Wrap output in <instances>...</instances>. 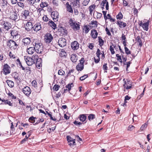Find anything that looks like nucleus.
<instances>
[{
  "mask_svg": "<svg viewBox=\"0 0 152 152\" xmlns=\"http://www.w3.org/2000/svg\"><path fill=\"white\" fill-rule=\"evenodd\" d=\"M58 43L60 47H64L66 45V40L64 38H61L59 39Z\"/></svg>",
  "mask_w": 152,
  "mask_h": 152,
  "instance_id": "obj_15",
  "label": "nucleus"
},
{
  "mask_svg": "<svg viewBox=\"0 0 152 152\" xmlns=\"http://www.w3.org/2000/svg\"><path fill=\"white\" fill-rule=\"evenodd\" d=\"M31 42V39L30 37L24 38L22 39V45L23 47H28Z\"/></svg>",
  "mask_w": 152,
  "mask_h": 152,
  "instance_id": "obj_8",
  "label": "nucleus"
},
{
  "mask_svg": "<svg viewBox=\"0 0 152 152\" xmlns=\"http://www.w3.org/2000/svg\"><path fill=\"white\" fill-rule=\"evenodd\" d=\"M28 1L30 4L33 5L35 3L39 2L40 0H28Z\"/></svg>",
  "mask_w": 152,
  "mask_h": 152,
  "instance_id": "obj_42",
  "label": "nucleus"
},
{
  "mask_svg": "<svg viewBox=\"0 0 152 152\" xmlns=\"http://www.w3.org/2000/svg\"><path fill=\"white\" fill-rule=\"evenodd\" d=\"M7 94L9 97H10L12 99H15L16 98V96H14L13 94L9 92L8 94Z\"/></svg>",
  "mask_w": 152,
  "mask_h": 152,
  "instance_id": "obj_46",
  "label": "nucleus"
},
{
  "mask_svg": "<svg viewBox=\"0 0 152 152\" xmlns=\"http://www.w3.org/2000/svg\"><path fill=\"white\" fill-rule=\"evenodd\" d=\"M48 24L50 26L54 29L56 28V24L52 20H49L48 23Z\"/></svg>",
  "mask_w": 152,
  "mask_h": 152,
  "instance_id": "obj_35",
  "label": "nucleus"
},
{
  "mask_svg": "<svg viewBox=\"0 0 152 152\" xmlns=\"http://www.w3.org/2000/svg\"><path fill=\"white\" fill-rule=\"evenodd\" d=\"M26 52L28 54L31 55L33 54L35 52L36 50L34 47H30L26 49Z\"/></svg>",
  "mask_w": 152,
  "mask_h": 152,
  "instance_id": "obj_24",
  "label": "nucleus"
},
{
  "mask_svg": "<svg viewBox=\"0 0 152 152\" xmlns=\"http://www.w3.org/2000/svg\"><path fill=\"white\" fill-rule=\"evenodd\" d=\"M149 24V21H148L146 22L143 23L141 21L139 23V25L141 26L146 31H148V26Z\"/></svg>",
  "mask_w": 152,
  "mask_h": 152,
  "instance_id": "obj_13",
  "label": "nucleus"
},
{
  "mask_svg": "<svg viewBox=\"0 0 152 152\" xmlns=\"http://www.w3.org/2000/svg\"><path fill=\"white\" fill-rule=\"evenodd\" d=\"M12 76L16 81H19L20 79L19 77V74L17 72H15L12 73Z\"/></svg>",
  "mask_w": 152,
  "mask_h": 152,
  "instance_id": "obj_34",
  "label": "nucleus"
},
{
  "mask_svg": "<svg viewBox=\"0 0 152 152\" xmlns=\"http://www.w3.org/2000/svg\"><path fill=\"white\" fill-rule=\"evenodd\" d=\"M36 117H34L33 116H32L29 118L28 119V121L30 123L33 124L35 122V119H36Z\"/></svg>",
  "mask_w": 152,
  "mask_h": 152,
  "instance_id": "obj_44",
  "label": "nucleus"
},
{
  "mask_svg": "<svg viewBox=\"0 0 152 152\" xmlns=\"http://www.w3.org/2000/svg\"><path fill=\"white\" fill-rule=\"evenodd\" d=\"M91 26L88 25H84L83 28V31L85 34H87L91 29Z\"/></svg>",
  "mask_w": 152,
  "mask_h": 152,
  "instance_id": "obj_23",
  "label": "nucleus"
},
{
  "mask_svg": "<svg viewBox=\"0 0 152 152\" xmlns=\"http://www.w3.org/2000/svg\"><path fill=\"white\" fill-rule=\"evenodd\" d=\"M88 75H84L83 76H81L80 78V80L83 81L85 80L86 78L88 77Z\"/></svg>",
  "mask_w": 152,
  "mask_h": 152,
  "instance_id": "obj_60",
  "label": "nucleus"
},
{
  "mask_svg": "<svg viewBox=\"0 0 152 152\" xmlns=\"http://www.w3.org/2000/svg\"><path fill=\"white\" fill-rule=\"evenodd\" d=\"M7 83L8 84V86L10 88H12L14 86V83L11 80H7L6 81Z\"/></svg>",
  "mask_w": 152,
  "mask_h": 152,
  "instance_id": "obj_40",
  "label": "nucleus"
},
{
  "mask_svg": "<svg viewBox=\"0 0 152 152\" xmlns=\"http://www.w3.org/2000/svg\"><path fill=\"white\" fill-rule=\"evenodd\" d=\"M62 93V91H60L58 93L56 94V97L57 98H59L61 96V94Z\"/></svg>",
  "mask_w": 152,
  "mask_h": 152,
  "instance_id": "obj_64",
  "label": "nucleus"
},
{
  "mask_svg": "<svg viewBox=\"0 0 152 152\" xmlns=\"http://www.w3.org/2000/svg\"><path fill=\"white\" fill-rule=\"evenodd\" d=\"M86 116L85 114L80 115H79V117L80 120L83 122L86 121Z\"/></svg>",
  "mask_w": 152,
  "mask_h": 152,
  "instance_id": "obj_36",
  "label": "nucleus"
},
{
  "mask_svg": "<svg viewBox=\"0 0 152 152\" xmlns=\"http://www.w3.org/2000/svg\"><path fill=\"white\" fill-rule=\"evenodd\" d=\"M79 44L77 41H74L71 44V48L74 50H77L79 47Z\"/></svg>",
  "mask_w": 152,
  "mask_h": 152,
  "instance_id": "obj_12",
  "label": "nucleus"
},
{
  "mask_svg": "<svg viewBox=\"0 0 152 152\" xmlns=\"http://www.w3.org/2000/svg\"><path fill=\"white\" fill-rule=\"evenodd\" d=\"M67 31L66 28L60 26L59 27L58 30V33L61 36H66L67 35Z\"/></svg>",
  "mask_w": 152,
  "mask_h": 152,
  "instance_id": "obj_7",
  "label": "nucleus"
},
{
  "mask_svg": "<svg viewBox=\"0 0 152 152\" xmlns=\"http://www.w3.org/2000/svg\"><path fill=\"white\" fill-rule=\"evenodd\" d=\"M36 52L38 53H41L43 51V47L41 41L37 39H34L33 41Z\"/></svg>",
  "mask_w": 152,
  "mask_h": 152,
  "instance_id": "obj_1",
  "label": "nucleus"
},
{
  "mask_svg": "<svg viewBox=\"0 0 152 152\" xmlns=\"http://www.w3.org/2000/svg\"><path fill=\"white\" fill-rule=\"evenodd\" d=\"M69 24L72 28L75 31L79 30L80 29V25L79 22L70 19L69 21Z\"/></svg>",
  "mask_w": 152,
  "mask_h": 152,
  "instance_id": "obj_2",
  "label": "nucleus"
},
{
  "mask_svg": "<svg viewBox=\"0 0 152 152\" xmlns=\"http://www.w3.org/2000/svg\"><path fill=\"white\" fill-rule=\"evenodd\" d=\"M70 58L72 62L73 63H75L77 59V56L76 54L73 53L71 55Z\"/></svg>",
  "mask_w": 152,
  "mask_h": 152,
  "instance_id": "obj_27",
  "label": "nucleus"
},
{
  "mask_svg": "<svg viewBox=\"0 0 152 152\" xmlns=\"http://www.w3.org/2000/svg\"><path fill=\"white\" fill-rule=\"evenodd\" d=\"M29 12L28 10H24L22 12L21 15L23 16H24L25 19H26L27 17L29 15Z\"/></svg>",
  "mask_w": 152,
  "mask_h": 152,
  "instance_id": "obj_30",
  "label": "nucleus"
},
{
  "mask_svg": "<svg viewBox=\"0 0 152 152\" xmlns=\"http://www.w3.org/2000/svg\"><path fill=\"white\" fill-rule=\"evenodd\" d=\"M101 53L99 49H97L96 53V55L98 58L96 59L94 58V61L95 63L97 64L100 61V56L101 55Z\"/></svg>",
  "mask_w": 152,
  "mask_h": 152,
  "instance_id": "obj_17",
  "label": "nucleus"
},
{
  "mask_svg": "<svg viewBox=\"0 0 152 152\" xmlns=\"http://www.w3.org/2000/svg\"><path fill=\"white\" fill-rule=\"evenodd\" d=\"M147 126V124L146 123H145L142 125L140 129V130L141 131H143L146 128Z\"/></svg>",
  "mask_w": 152,
  "mask_h": 152,
  "instance_id": "obj_47",
  "label": "nucleus"
},
{
  "mask_svg": "<svg viewBox=\"0 0 152 152\" xmlns=\"http://www.w3.org/2000/svg\"><path fill=\"white\" fill-rule=\"evenodd\" d=\"M59 87V86L56 84L53 86V89L54 91H57L58 90Z\"/></svg>",
  "mask_w": 152,
  "mask_h": 152,
  "instance_id": "obj_52",
  "label": "nucleus"
},
{
  "mask_svg": "<svg viewBox=\"0 0 152 152\" xmlns=\"http://www.w3.org/2000/svg\"><path fill=\"white\" fill-rule=\"evenodd\" d=\"M116 24L119 27L121 28H124L127 26V24L126 23L121 20H117Z\"/></svg>",
  "mask_w": 152,
  "mask_h": 152,
  "instance_id": "obj_22",
  "label": "nucleus"
},
{
  "mask_svg": "<svg viewBox=\"0 0 152 152\" xmlns=\"http://www.w3.org/2000/svg\"><path fill=\"white\" fill-rule=\"evenodd\" d=\"M31 84L33 87H34L35 88L37 86V82L35 80H34L32 81Z\"/></svg>",
  "mask_w": 152,
  "mask_h": 152,
  "instance_id": "obj_59",
  "label": "nucleus"
},
{
  "mask_svg": "<svg viewBox=\"0 0 152 152\" xmlns=\"http://www.w3.org/2000/svg\"><path fill=\"white\" fill-rule=\"evenodd\" d=\"M44 10L40 8H37L35 12L37 13V17H39L42 15V12H43Z\"/></svg>",
  "mask_w": 152,
  "mask_h": 152,
  "instance_id": "obj_29",
  "label": "nucleus"
},
{
  "mask_svg": "<svg viewBox=\"0 0 152 152\" xmlns=\"http://www.w3.org/2000/svg\"><path fill=\"white\" fill-rule=\"evenodd\" d=\"M96 5L94 4L90 5L88 7L90 12V14L91 15L92 14L94 10L96 7Z\"/></svg>",
  "mask_w": 152,
  "mask_h": 152,
  "instance_id": "obj_33",
  "label": "nucleus"
},
{
  "mask_svg": "<svg viewBox=\"0 0 152 152\" xmlns=\"http://www.w3.org/2000/svg\"><path fill=\"white\" fill-rule=\"evenodd\" d=\"M4 23H3V25L4 26V28L6 30H8L11 28L10 26V24L9 23L6 22L4 21Z\"/></svg>",
  "mask_w": 152,
  "mask_h": 152,
  "instance_id": "obj_31",
  "label": "nucleus"
},
{
  "mask_svg": "<svg viewBox=\"0 0 152 152\" xmlns=\"http://www.w3.org/2000/svg\"><path fill=\"white\" fill-rule=\"evenodd\" d=\"M18 44L13 40H8L7 42V46L11 49L15 50L18 49Z\"/></svg>",
  "mask_w": 152,
  "mask_h": 152,
  "instance_id": "obj_4",
  "label": "nucleus"
},
{
  "mask_svg": "<svg viewBox=\"0 0 152 152\" xmlns=\"http://www.w3.org/2000/svg\"><path fill=\"white\" fill-rule=\"evenodd\" d=\"M53 39V36L50 33H47L44 36V41L47 44L50 43Z\"/></svg>",
  "mask_w": 152,
  "mask_h": 152,
  "instance_id": "obj_5",
  "label": "nucleus"
},
{
  "mask_svg": "<svg viewBox=\"0 0 152 152\" xmlns=\"http://www.w3.org/2000/svg\"><path fill=\"white\" fill-rule=\"evenodd\" d=\"M18 15L15 12H11L10 14V19L15 21H18L19 20Z\"/></svg>",
  "mask_w": 152,
  "mask_h": 152,
  "instance_id": "obj_9",
  "label": "nucleus"
},
{
  "mask_svg": "<svg viewBox=\"0 0 152 152\" xmlns=\"http://www.w3.org/2000/svg\"><path fill=\"white\" fill-rule=\"evenodd\" d=\"M41 29V26L40 23L37 22L33 26V30L37 32Z\"/></svg>",
  "mask_w": 152,
  "mask_h": 152,
  "instance_id": "obj_21",
  "label": "nucleus"
},
{
  "mask_svg": "<svg viewBox=\"0 0 152 152\" xmlns=\"http://www.w3.org/2000/svg\"><path fill=\"white\" fill-rule=\"evenodd\" d=\"M72 86H73V84L72 83L69 84L67 85L66 86V89H64V92H66L67 91H69L71 90V87H72Z\"/></svg>",
  "mask_w": 152,
  "mask_h": 152,
  "instance_id": "obj_38",
  "label": "nucleus"
},
{
  "mask_svg": "<svg viewBox=\"0 0 152 152\" xmlns=\"http://www.w3.org/2000/svg\"><path fill=\"white\" fill-rule=\"evenodd\" d=\"M94 44L93 43H89L88 46L89 48L92 50L94 47Z\"/></svg>",
  "mask_w": 152,
  "mask_h": 152,
  "instance_id": "obj_62",
  "label": "nucleus"
},
{
  "mask_svg": "<svg viewBox=\"0 0 152 152\" xmlns=\"http://www.w3.org/2000/svg\"><path fill=\"white\" fill-rule=\"evenodd\" d=\"M109 49L112 54L113 55L115 53V52L114 50V48L112 47V45H110V46Z\"/></svg>",
  "mask_w": 152,
  "mask_h": 152,
  "instance_id": "obj_56",
  "label": "nucleus"
},
{
  "mask_svg": "<svg viewBox=\"0 0 152 152\" xmlns=\"http://www.w3.org/2000/svg\"><path fill=\"white\" fill-rule=\"evenodd\" d=\"M18 6L23 8L25 6L24 4L20 1L18 2L17 3Z\"/></svg>",
  "mask_w": 152,
  "mask_h": 152,
  "instance_id": "obj_51",
  "label": "nucleus"
},
{
  "mask_svg": "<svg viewBox=\"0 0 152 152\" xmlns=\"http://www.w3.org/2000/svg\"><path fill=\"white\" fill-rule=\"evenodd\" d=\"M88 118L89 121H91L95 118V115L93 114H90L88 116Z\"/></svg>",
  "mask_w": 152,
  "mask_h": 152,
  "instance_id": "obj_49",
  "label": "nucleus"
},
{
  "mask_svg": "<svg viewBox=\"0 0 152 152\" xmlns=\"http://www.w3.org/2000/svg\"><path fill=\"white\" fill-rule=\"evenodd\" d=\"M107 19H109L110 20L111 22H115V19L112 18L111 17V15L109 14H108L107 15Z\"/></svg>",
  "mask_w": 152,
  "mask_h": 152,
  "instance_id": "obj_53",
  "label": "nucleus"
},
{
  "mask_svg": "<svg viewBox=\"0 0 152 152\" xmlns=\"http://www.w3.org/2000/svg\"><path fill=\"white\" fill-rule=\"evenodd\" d=\"M90 0H84L82 4L83 6H86L89 3Z\"/></svg>",
  "mask_w": 152,
  "mask_h": 152,
  "instance_id": "obj_57",
  "label": "nucleus"
},
{
  "mask_svg": "<svg viewBox=\"0 0 152 152\" xmlns=\"http://www.w3.org/2000/svg\"><path fill=\"white\" fill-rule=\"evenodd\" d=\"M9 56L11 59H14L15 58V55L11 52L9 53Z\"/></svg>",
  "mask_w": 152,
  "mask_h": 152,
  "instance_id": "obj_55",
  "label": "nucleus"
},
{
  "mask_svg": "<svg viewBox=\"0 0 152 152\" xmlns=\"http://www.w3.org/2000/svg\"><path fill=\"white\" fill-rule=\"evenodd\" d=\"M135 41L136 42L139 43V44L138 45L140 47H141L142 46V41L140 38V37L139 36H137L135 38Z\"/></svg>",
  "mask_w": 152,
  "mask_h": 152,
  "instance_id": "obj_37",
  "label": "nucleus"
},
{
  "mask_svg": "<svg viewBox=\"0 0 152 152\" xmlns=\"http://www.w3.org/2000/svg\"><path fill=\"white\" fill-rule=\"evenodd\" d=\"M84 64L78 63L76 66V69L78 72L81 71L84 69Z\"/></svg>",
  "mask_w": 152,
  "mask_h": 152,
  "instance_id": "obj_28",
  "label": "nucleus"
},
{
  "mask_svg": "<svg viewBox=\"0 0 152 152\" xmlns=\"http://www.w3.org/2000/svg\"><path fill=\"white\" fill-rule=\"evenodd\" d=\"M117 57V59L118 61L121 63H122V61L121 59V57L120 56L119 54H117L116 55Z\"/></svg>",
  "mask_w": 152,
  "mask_h": 152,
  "instance_id": "obj_50",
  "label": "nucleus"
},
{
  "mask_svg": "<svg viewBox=\"0 0 152 152\" xmlns=\"http://www.w3.org/2000/svg\"><path fill=\"white\" fill-rule=\"evenodd\" d=\"M135 127L133 126L130 125L129 126L128 129H127L128 131H132L134 129Z\"/></svg>",
  "mask_w": 152,
  "mask_h": 152,
  "instance_id": "obj_63",
  "label": "nucleus"
},
{
  "mask_svg": "<svg viewBox=\"0 0 152 152\" xmlns=\"http://www.w3.org/2000/svg\"><path fill=\"white\" fill-rule=\"evenodd\" d=\"M124 50L126 54L129 55L131 54V51L127 47H124Z\"/></svg>",
  "mask_w": 152,
  "mask_h": 152,
  "instance_id": "obj_58",
  "label": "nucleus"
},
{
  "mask_svg": "<svg viewBox=\"0 0 152 152\" xmlns=\"http://www.w3.org/2000/svg\"><path fill=\"white\" fill-rule=\"evenodd\" d=\"M11 35L14 39H15L17 36H19L18 31L17 29H13L10 31Z\"/></svg>",
  "mask_w": 152,
  "mask_h": 152,
  "instance_id": "obj_19",
  "label": "nucleus"
},
{
  "mask_svg": "<svg viewBox=\"0 0 152 152\" xmlns=\"http://www.w3.org/2000/svg\"><path fill=\"white\" fill-rule=\"evenodd\" d=\"M51 16L53 20H56L59 17L58 13L56 11H53L51 12Z\"/></svg>",
  "mask_w": 152,
  "mask_h": 152,
  "instance_id": "obj_26",
  "label": "nucleus"
},
{
  "mask_svg": "<svg viewBox=\"0 0 152 152\" xmlns=\"http://www.w3.org/2000/svg\"><path fill=\"white\" fill-rule=\"evenodd\" d=\"M23 93L27 96L28 97L31 93V90L29 87L25 86L22 89Z\"/></svg>",
  "mask_w": 152,
  "mask_h": 152,
  "instance_id": "obj_11",
  "label": "nucleus"
},
{
  "mask_svg": "<svg viewBox=\"0 0 152 152\" xmlns=\"http://www.w3.org/2000/svg\"><path fill=\"white\" fill-rule=\"evenodd\" d=\"M48 115V116L49 117L50 119L51 120L54 121H56V119L55 118V117H53L52 115V113L51 112H50V114Z\"/></svg>",
  "mask_w": 152,
  "mask_h": 152,
  "instance_id": "obj_48",
  "label": "nucleus"
},
{
  "mask_svg": "<svg viewBox=\"0 0 152 152\" xmlns=\"http://www.w3.org/2000/svg\"><path fill=\"white\" fill-rule=\"evenodd\" d=\"M97 13L96 15V18L97 19H100L101 18V17L102 16V14L101 13L98 12H96Z\"/></svg>",
  "mask_w": 152,
  "mask_h": 152,
  "instance_id": "obj_61",
  "label": "nucleus"
},
{
  "mask_svg": "<svg viewBox=\"0 0 152 152\" xmlns=\"http://www.w3.org/2000/svg\"><path fill=\"white\" fill-rule=\"evenodd\" d=\"M123 81H124V84L123 85V87H124V91H125V90H128L132 88V82L130 80H126V81H125V79H123Z\"/></svg>",
  "mask_w": 152,
  "mask_h": 152,
  "instance_id": "obj_6",
  "label": "nucleus"
},
{
  "mask_svg": "<svg viewBox=\"0 0 152 152\" xmlns=\"http://www.w3.org/2000/svg\"><path fill=\"white\" fill-rule=\"evenodd\" d=\"M36 55L33 56L31 57L28 56H25V60L28 66H31L35 64V60L37 58Z\"/></svg>",
  "mask_w": 152,
  "mask_h": 152,
  "instance_id": "obj_3",
  "label": "nucleus"
},
{
  "mask_svg": "<svg viewBox=\"0 0 152 152\" xmlns=\"http://www.w3.org/2000/svg\"><path fill=\"white\" fill-rule=\"evenodd\" d=\"M3 71L4 74L7 75L11 72V68L7 64H5L3 66Z\"/></svg>",
  "mask_w": 152,
  "mask_h": 152,
  "instance_id": "obj_10",
  "label": "nucleus"
},
{
  "mask_svg": "<svg viewBox=\"0 0 152 152\" xmlns=\"http://www.w3.org/2000/svg\"><path fill=\"white\" fill-rule=\"evenodd\" d=\"M37 58L35 60V63L38 68L39 69L42 66V59L39 58L37 55H36Z\"/></svg>",
  "mask_w": 152,
  "mask_h": 152,
  "instance_id": "obj_14",
  "label": "nucleus"
},
{
  "mask_svg": "<svg viewBox=\"0 0 152 152\" xmlns=\"http://www.w3.org/2000/svg\"><path fill=\"white\" fill-rule=\"evenodd\" d=\"M99 39V45L100 47H102L104 45V41L102 39L101 37H98Z\"/></svg>",
  "mask_w": 152,
  "mask_h": 152,
  "instance_id": "obj_41",
  "label": "nucleus"
},
{
  "mask_svg": "<svg viewBox=\"0 0 152 152\" xmlns=\"http://www.w3.org/2000/svg\"><path fill=\"white\" fill-rule=\"evenodd\" d=\"M107 63H104L102 66V68L104 70V72L107 73V72L108 67L107 66Z\"/></svg>",
  "mask_w": 152,
  "mask_h": 152,
  "instance_id": "obj_45",
  "label": "nucleus"
},
{
  "mask_svg": "<svg viewBox=\"0 0 152 152\" xmlns=\"http://www.w3.org/2000/svg\"><path fill=\"white\" fill-rule=\"evenodd\" d=\"M98 35V33L96 29H94L91 31V35L93 38L94 39L96 38Z\"/></svg>",
  "mask_w": 152,
  "mask_h": 152,
  "instance_id": "obj_25",
  "label": "nucleus"
},
{
  "mask_svg": "<svg viewBox=\"0 0 152 152\" xmlns=\"http://www.w3.org/2000/svg\"><path fill=\"white\" fill-rule=\"evenodd\" d=\"M98 22L96 20H92L91 21L90 23H89L90 25H91V28H96L98 25Z\"/></svg>",
  "mask_w": 152,
  "mask_h": 152,
  "instance_id": "obj_32",
  "label": "nucleus"
},
{
  "mask_svg": "<svg viewBox=\"0 0 152 152\" xmlns=\"http://www.w3.org/2000/svg\"><path fill=\"white\" fill-rule=\"evenodd\" d=\"M67 138L68 142V144L70 146H73L74 145L76 144L75 141V140L73 139L70 136H67Z\"/></svg>",
  "mask_w": 152,
  "mask_h": 152,
  "instance_id": "obj_16",
  "label": "nucleus"
},
{
  "mask_svg": "<svg viewBox=\"0 0 152 152\" xmlns=\"http://www.w3.org/2000/svg\"><path fill=\"white\" fill-rule=\"evenodd\" d=\"M65 72L62 69H60L58 72V74L59 75H63L65 74Z\"/></svg>",
  "mask_w": 152,
  "mask_h": 152,
  "instance_id": "obj_54",
  "label": "nucleus"
},
{
  "mask_svg": "<svg viewBox=\"0 0 152 152\" xmlns=\"http://www.w3.org/2000/svg\"><path fill=\"white\" fill-rule=\"evenodd\" d=\"M33 29V26L32 23L30 22H28L25 26V29L27 31H28Z\"/></svg>",
  "mask_w": 152,
  "mask_h": 152,
  "instance_id": "obj_20",
  "label": "nucleus"
},
{
  "mask_svg": "<svg viewBox=\"0 0 152 152\" xmlns=\"http://www.w3.org/2000/svg\"><path fill=\"white\" fill-rule=\"evenodd\" d=\"M65 6L66 11L69 12L72 14L73 13V10L71 5L69 4L68 2H67L65 4Z\"/></svg>",
  "mask_w": 152,
  "mask_h": 152,
  "instance_id": "obj_18",
  "label": "nucleus"
},
{
  "mask_svg": "<svg viewBox=\"0 0 152 152\" xmlns=\"http://www.w3.org/2000/svg\"><path fill=\"white\" fill-rule=\"evenodd\" d=\"M48 4L46 2H44L42 1L40 5L41 8L43 9V8L45 7H47L48 6Z\"/></svg>",
  "mask_w": 152,
  "mask_h": 152,
  "instance_id": "obj_39",
  "label": "nucleus"
},
{
  "mask_svg": "<svg viewBox=\"0 0 152 152\" xmlns=\"http://www.w3.org/2000/svg\"><path fill=\"white\" fill-rule=\"evenodd\" d=\"M116 18L118 20H121L123 18V15L121 12H119L118 14L116 16Z\"/></svg>",
  "mask_w": 152,
  "mask_h": 152,
  "instance_id": "obj_43",
  "label": "nucleus"
}]
</instances>
